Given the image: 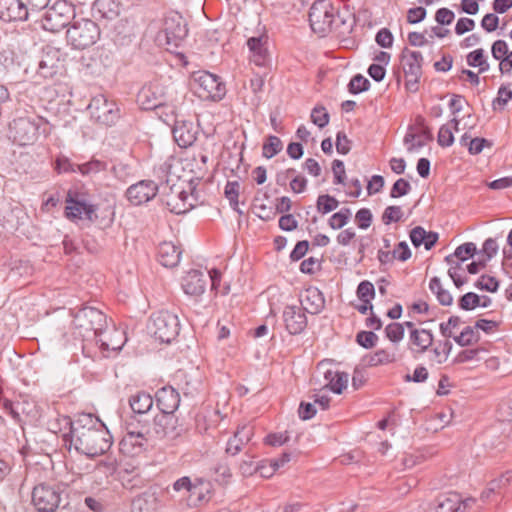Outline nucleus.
Instances as JSON below:
<instances>
[{"label":"nucleus","instance_id":"1","mask_svg":"<svg viewBox=\"0 0 512 512\" xmlns=\"http://www.w3.org/2000/svg\"><path fill=\"white\" fill-rule=\"evenodd\" d=\"M70 447L88 457L106 453L112 445V436L105 424L92 414H80L71 422L69 435Z\"/></svg>","mask_w":512,"mask_h":512},{"label":"nucleus","instance_id":"2","mask_svg":"<svg viewBox=\"0 0 512 512\" xmlns=\"http://www.w3.org/2000/svg\"><path fill=\"white\" fill-rule=\"evenodd\" d=\"M47 123L34 112L17 110L15 118L9 124L10 138L20 146L33 144L41 133L48 135Z\"/></svg>","mask_w":512,"mask_h":512},{"label":"nucleus","instance_id":"3","mask_svg":"<svg viewBox=\"0 0 512 512\" xmlns=\"http://www.w3.org/2000/svg\"><path fill=\"white\" fill-rule=\"evenodd\" d=\"M73 326L78 336L83 339L94 338L97 343L100 342L103 350H109V344L98 339L107 326L106 316L100 310L88 306L79 309L74 314Z\"/></svg>","mask_w":512,"mask_h":512},{"label":"nucleus","instance_id":"4","mask_svg":"<svg viewBox=\"0 0 512 512\" xmlns=\"http://www.w3.org/2000/svg\"><path fill=\"white\" fill-rule=\"evenodd\" d=\"M167 178L162 179V205L165 204L171 213L183 214L194 207V197L188 194L186 187L190 185L178 176L167 172Z\"/></svg>","mask_w":512,"mask_h":512},{"label":"nucleus","instance_id":"5","mask_svg":"<svg viewBox=\"0 0 512 512\" xmlns=\"http://www.w3.org/2000/svg\"><path fill=\"white\" fill-rule=\"evenodd\" d=\"M162 32L165 33L167 53L174 54L179 63L185 65L184 55L172 50L179 48L188 34L187 23L178 11L170 10L165 13L162 19Z\"/></svg>","mask_w":512,"mask_h":512},{"label":"nucleus","instance_id":"6","mask_svg":"<svg viewBox=\"0 0 512 512\" xmlns=\"http://www.w3.org/2000/svg\"><path fill=\"white\" fill-rule=\"evenodd\" d=\"M67 502L66 489L55 483H40L33 488L32 503L36 509L58 510Z\"/></svg>","mask_w":512,"mask_h":512},{"label":"nucleus","instance_id":"7","mask_svg":"<svg viewBox=\"0 0 512 512\" xmlns=\"http://www.w3.org/2000/svg\"><path fill=\"white\" fill-rule=\"evenodd\" d=\"M190 82L192 89L199 98L219 101L225 96V84L220 81L217 75L208 71L193 72Z\"/></svg>","mask_w":512,"mask_h":512},{"label":"nucleus","instance_id":"8","mask_svg":"<svg viewBox=\"0 0 512 512\" xmlns=\"http://www.w3.org/2000/svg\"><path fill=\"white\" fill-rule=\"evenodd\" d=\"M75 18L74 5L66 0H58L46 11L41 18V26L44 30L57 33L70 24Z\"/></svg>","mask_w":512,"mask_h":512},{"label":"nucleus","instance_id":"9","mask_svg":"<svg viewBox=\"0 0 512 512\" xmlns=\"http://www.w3.org/2000/svg\"><path fill=\"white\" fill-rule=\"evenodd\" d=\"M67 41L74 49H86L99 39L98 25L90 19L74 20L68 28Z\"/></svg>","mask_w":512,"mask_h":512},{"label":"nucleus","instance_id":"10","mask_svg":"<svg viewBox=\"0 0 512 512\" xmlns=\"http://www.w3.org/2000/svg\"><path fill=\"white\" fill-rule=\"evenodd\" d=\"M65 201V215L68 219H97V205L92 204L85 193L69 190Z\"/></svg>","mask_w":512,"mask_h":512},{"label":"nucleus","instance_id":"11","mask_svg":"<svg viewBox=\"0 0 512 512\" xmlns=\"http://www.w3.org/2000/svg\"><path fill=\"white\" fill-rule=\"evenodd\" d=\"M332 6L325 0H318L313 3L309 11V22L313 31L325 32L333 23Z\"/></svg>","mask_w":512,"mask_h":512},{"label":"nucleus","instance_id":"12","mask_svg":"<svg viewBox=\"0 0 512 512\" xmlns=\"http://www.w3.org/2000/svg\"><path fill=\"white\" fill-rule=\"evenodd\" d=\"M62 53L53 46H46L42 50L37 73L43 78H53L62 68Z\"/></svg>","mask_w":512,"mask_h":512},{"label":"nucleus","instance_id":"13","mask_svg":"<svg viewBox=\"0 0 512 512\" xmlns=\"http://www.w3.org/2000/svg\"><path fill=\"white\" fill-rule=\"evenodd\" d=\"M400 62L407 78V85L417 84L422 75V54L404 48L400 56Z\"/></svg>","mask_w":512,"mask_h":512},{"label":"nucleus","instance_id":"14","mask_svg":"<svg viewBox=\"0 0 512 512\" xmlns=\"http://www.w3.org/2000/svg\"><path fill=\"white\" fill-rule=\"evenodd\" d=\"M158 192V185L152 180H141L126 190V198L132 205H141L153 199Z\"/></svg>","mask_w":512,"mask_h":512},{"label":"nucleus","instance_id":"15","mask_svg":"<svg viewBox=\"0 0 512 512\" xmlns=\"http://www.w3.org/2000/svg\"><path fill=\"white\" fill-rule=\"evenodd\" d=\"M88 110L92 118L104 125H111L118 118L115 105L109 103L104 96L94 97L88 105Z\"/></svg>","mask_w":512,"mask_h":512},{"label":"nucleus","instance_id":"16","mask_svg":"<svg viewBox=\"0 0 512 512\" xmlns=\"http://www.w3.org/2000/svg\"><path fill=\"white\" fill-rule=\"evenodd\" d=\"M165 123L169 127L170 133L179 147L187 148L196 140V132L194 131L192 122L175 120L173 124L166 121Z\"/></svg>","mask_w":512,"mask_h":512},{"label":"nucleus","instance_id":"17","mask_svg":"<svg viewBox=\"0 0 512 512\" xmlns=\"http://www.w3.org/2000/svg\"><path fill=\"white\" fill-rule=\"evenodd\" d=\"M472 499H463L456 492L441 494L435 501L433 512H465Z\"/></svg>","mask_w":512,"mask_h":512},{"label":"nucleus","instance_id":"18","mask_svg":"<svg viewBox=\"0 0 512 512\" xmlns=\"http://www.w3.org/2000/svg\"><path fill=\"white\" fill-rule=\"evenodd\" d=\"M285 328L291 335H298L307 326V317L300 306H286L283 310Z\"/></svg>","mask_w":512,"mask_h":512},{"label":"nucleus","instance_id":"19","mask_svg":"<svg viewBox=\"0 0 512 512\" xmlns=\"http://www.w3.org/2000/svg\"><path fill=\"white\" fill-rule=\"evenodd\" d=\"M31 17L22 0H0V19L6 22L27 21Z\"/></svg>","mask_w":512,"mask_h":512},{"label":"nucleus","instance_id":"20","mask_svg":"<svg viewBox=\"0 0 512 512\" xmlns=\"http://www.w3.org/2000/svg\"><path fill=\"white\" fill-rule=\"evenodd\" d=\"M208 280L205 273L201 270L192 269L182 279V289L185 294L199 297L207 287Z\"/></svg>","mask_w":512,"mask_h":512},{"label":"nucleus","instance_id":"21","mask_svg":"<svg viewBox=\"0 0 512 512\" xmlns=\"http://www.w3.org/2000/svg\"><path fill=\"white\" fill-rule=\"evenodd\" d=\"M267 43L268 37L266 35L250 37L247 40V46L250 51V61L257 66H265L269 61Z\"/></svg>","mask_w":512,"mask_h":512},{"label":"nucleus","instance_id":"22","mask_svg":"<svg viewBox=\"0 0 512 512\" xmlns=\"http://www.w3.org/2000/svg\"><path fill=\"white\" fill-rule=\"evenodd\" d=\"M433 334L427 329H412L409 333V349L413 353L423 354L432 345Z\"/></svg>","mask_w":512,"mask_h":512},{"label":"nucleus","instance_id":"23","mask_svg":"<svg viewBox=\"0 0 512 512\" xmlns=\"http://www.w3.org/2000/svg\"><path fill=\"white\" fill-rule=\"evenodd\" d=\"M303 311L310 314L320 313L325 306V299L322 292L316 287H309L301 299Z\"/></svg>","mask_w":512,"mask_h":512},{"label":"nucleus","instance_id":"24","mask_svg":"<svg viewBox=\"0 0 512 512\" xmlns=\"http://www.w3.org/2000/svg\"><path fill=\"white\" fill-rule=\"evenodd\" d=\"M137 102L142 110H157L160 107L158 84L145 85L137 95Z\"/></svg>","mask_w":512,"mask_h":512},{"label":"nucleus","instance_id":"25","mask_svg":"<svg viewBox=\"0 0 512 512\" xmlns=\"http://www.w3.org/2000/svg\"><path fill=\"white\" fill-rule=\"evenodd\" d=\"M92 9L95 16L111 21L119 16L121 5L116 0H96Z\"/></svg>","mask_w":512,"mask_h":512},{"label":"nucleus","instance_id":"26","mask_svg":"<svg viewBox=\"0 0 512 512\" xmlns=\"http://www.w3.org/2000/svg\"><path fill=\"white\" fill-rule=\"evenodd\" d=\"M162 343H171L180 331L178 316L171 312H162Z\"/></svg>","mask_w":512,"mask_h":512},{"label":"nucleus","instance_id":"27","mask_svg":"<svg viewBox=\"0 0 512 512\" xmlns=\"http://www.w3.org/2000/svg\"><path fill=\"white\" fill-rule=\"evenodd\" d=\"M159 506L156 494L147 491L132 501V512H158Z\"/></svg>","mask_w":512,"mask_h":512},{"label":"nucleus","instance_id":"28","mask_svg":"<svg viewBox=\"0 0 512 512\" xmlns=\"http://www.w3.org/2000/svg\"><path fill=\"white\" fill-rule=\"evenodd\" d=\"M182 250L173 242H162V267L174 268L178 266Z\"/></svg>","mask_w":512,"mask_h":512},{"label":"nucleus","instance_id":"29","mask_svg":"<svg viewBox=\"0 0 512 512\" xmlns=\"http://www.w3.org/2000/svg\"><path fill=\"white\" fill-rule=\"evenodd\" d=\"M180 404L179 393L171 386L162 387V414H172Z\"/></svg>","mask_w":512,"mask_h":512},{"label":"nucleus","instance_id":"30","mask_svg":"<svg viewBox=\"0 0 512 512\" xmlns=\"http://www.w3.org/2000/svg\"><path fill=\"white\" fill-rule=\"evenodd\" d=\"M153 403L151 395L145 392H138L129 399L132 411L140 415L147 413L152 408Z\"/></svg>","mask_w":512,"mask_h":512},{"label":"nucleus","instance_id":"31","mask_svg":"<svg viewBox=\"0 0 512 512\" xmlns=\"http://www.w3.org/2000/svg\"><path fill=\"white\" fill-rule=\"evenodd\" d=\"M477 253L476 245L472 242L464 243L458 246L453 254H450L445 257V262L449 265H453L456 260L458 262H464L470 257H473Z\"/></svg>","mask_w":512,"mask_h":512},{"label":"nucleus","instance_id":"32","mask_svg":"<svg viewBox=\"0 0 512 512\" xmlns=\"http://www.w3.org/2000/svg\"><path fill=\"white\" fill-rule=\"evenodd\" d=\"M459 120L453 118L449 123L440 127L437 141L441 147H450L454 143L453 130H458Z\"/></svg>","mask_w":512,"mask_h":512},{"label":"nucleus","instance_id":"33","mask_svg":"<svg viewBox=\"0 0 512 512\" xmlns=\"http://www.w3.org/2000/svg\"><path fill=\"white\" fill-rule=\"evenodd\" d=\"M348 378L349 376L345 372H334L331 370L325 372V379L328 381V386L336 394H341L347 387Z\"/></svg>","mask_w":512,"mask_h":512},{"label":"nucleus","instance_id":"34","mask_svg":"<svg viewBox=\"0 0 512 512\" xmlns=\"http://www.w3.org/2000/svg\"><path fill=\"white\" fill-rule=\"evenodd\" d=\"M430 290L436 295L437 300L443 306H450L453 302V297L449 291L445 290L438 277H433L429 282Z\"/></svg>","mask_w":512,"mask_h":512},{"label":"nucleus","instance_id":"35","mask_svg":"<svg viewBox=\"0 0 512 512\" xmlns=\"http://www.w3.org/2000/svg\"><path fill=\"white\" fill-rule=\"evenodd\" d=\"M283 149L281 139L274 135H269L263 143L262 155L266 159H271Z\"/></svg>","mask_w":512,"mask_h":512},{"label":"nucleus","instance_id":"36","mask_svg":"<svg viewBox=\"0 0 512 512\" xmlns=\"http://www.w3.org/2000/svg\"><path fill=\"white\" fill-rule=\"evenodd\" d=\"M239 189L240 184L238 181H228L225 186L224 194L225 197L228 199L232 209L236 211L238 214L242 215L243 211L240 210L238 201Z\"/></svg>","mask_w":512,"mask_h":512},{"label":"nucleus","instance_id":"37","mask_svg":"<svg viewBox=\"0 0 512 512\" xmlns=\"http://www.w3.org/2000/svg\"><path fill=\"white\" fill-rule=\"evenodd\" d=\"M179 88L182 89V85L176 83L165 86L164 91H162V97L165 98V102H162V107L170 105L172 107V112H174L176 103H178L180 99Z\"/></svg>","mask_w":512,"mask_h":512},{"label":"nucleus","instance_id":"38","mask_svg":"<svg viewBox=\"0 0 512 512\" xmlns=\"http://www.w3.org/2000/svg\"><path fill=\"white\" fill-rule=\"evenodd\" d=\"M479 339V332L471 326H466L460 335L454 337V341L462 347L472 345L478 342Z\"/></svg>","mask_w":512,"mask_h":512},{"label":"nucleus","instance_id":"39","mask_svg":"<svg viewBox=\"0 0 512 512\" xmlns=\"http://www.w3.org/2000/svg\"><path fill=\"white\" fill-rule=\"evenodd\" d=\"M339 206V201L328 194L319 195L317 198L316 208L321 214H327L335 210Z\"/></svg>","mask_w":512,"mask_h":512},{"label":"nucleus","instance_id":"40","mask_svg":"<svg viewBox=\"0 0 512 512\" xmlns=\"http://www.w3.org/2000/svg\"><path fill=\"white\" fill-rule=\"evenodd\" d=\"M78 172L81 173L84 176H91L94 174H97L101 171H104L106 169V163L92 159L86 163L79 164L77 166Z\"/></svg>","mask_w":512,"mask_h":512},{"label":"nucleus","instance_id":"41","mask_svg":"<svg viewBox=\"0 0 512 512\" xmlns=\"http://www.w3.org/2000/svg\"><path fill=\"white\" fill-rule=\"evenodd\" d=\"M350 217L351 210L349 208H342L329 218L328 224L332 229H341L348 223Z\"/></svg>","mask_w":512,"mask_h":512},{"label":"nucleus","instance_id":"42","mask_svg":"<svg viewBox=\"0 0 512 512\" xmlns=\"http://www.w3.org/2000/svg\"><path fill=\"white\" fill-rule=\"evenodd\" d=\"M369 87V80L361 74L355 75L348 84L349 92L352 94H358L367 91Z\"/></svg>","mask_w":512,"mask_h":512},{"label":"nucleus","instance_id":"43","mask_svg":"<svg viewBox=\"0 0 512 512\" xmlns=\"http://www.w3.org/2000/svg\"><path fill=\"white\" fill-rule=\"evenodd\" d=\"M481 297L473 292H468L460 297L458 300V306L462 310H473L480 305Z\"/></svg>","mask_w":512,"mask_h":512},{"label":"nucleus","instance_id":"44","mask_svg":"<svg viewBox=\"0 0 512 512\" xmlns=\"http://www.w3.org/2000/svg\"><path fill=\"white\" fill-rule=\"evenodd\" d=\"M395 360L394 353H390L385 349L377 350L373 355L370 356L368 364L370 366H377L382 364H388Z\"/></svg>","mask_w":512,"mask_h":512},{"label":"nucleus","instance_id":"45","mask_svg":"<svg viewBox=\"0 0 512 512\" xmlns=\"http://www.w3.org/2000/svg\"><path fill=\"white\" fill-rule=\"evenodd\" d=\"M357 296L364 303H370L375 296L374 285L365 280L360 282L357 288Z\"/></svg>","mask_w":512,"mask_h":512},{"label":"nucleus","instance_id":"46","mask_svg":"<svg viewBox=\"0 0 512 512\" xmlns=\"http://www.w3.org/2000/svg\"><path fill=\"white\" fill-rule=\"evenodd\" d=\"M386 337L393 343L400 342L404 337V328L403 324L393 322L386 326L385 328Z\"/></svg>","mask_w":512,"mask_h":512},{"label":"nucleus","instance_id":"47","mask_svg":"<svg viewBox=\"0 0 512 512\" xmlns=\"http://www.w3.org/2000/svg\"><path fill=\"white\" fill-rule=\"evenodd\" d=\"M475 287L487 292H496L499 287V282L495 277L482 275L476 282Z\"/></svg>","mask_w":512,"mask_h":512},{"label":"nucleus","instance_id":"48","mask_svg":"<svg viewBox=\"0 0 512 512\" xmlns=\"http://www.w3.org/2000/svg\"><path fill=\"white\" fill-rule=\"evenodd\" d=\"M377 340L378 336L372 331H360L356 335V342L366 349L373 348Z\"/></svg>","mask_w":512,"mask_h":512},{"label":"nucleus","instance_id":"49","mask_svg":"<svg viewBox=\"0 0 512 512\" xmlns=\"http://www.w3.org/2000/svg\"><path fill=\"white\" fill-rule=\"evenodd\" d=\"M452 350V343L449 340L440 341L438 345L433 349V353L438 363H443L447 360Z\"/></svg>","mask_w":512,"mask_h":512},{"label":"nucleus","instance_id":"50","mask_svg":"<svg viewBox=\"0 0 512 512\" xmlns=\"http://www.w3.org/2000/svg\"><path fill=\"white\" fill-rule=\"evenodd\" d=\"M510 99H512V90L502 85L498 89L497 97L493 100V108L497 109L498 107L503 109Z\"/></svg>","mask_w":512,"mask_h":512},{"label":"nucleus","instance_id":"51","mask_svg":"<svg viewBox=\"0 0 512 512\" xmlns=\"http://www.w3.org/2000/svg\"><path fill=\"white\" fill-rule=\"evenodd\" d=\"M410 190V183L407 180L400 178L394 182L390 191V196L392 198H399L404 195H407L410 192Z\"/></svg>","mask_w":512,"mask_h":512},{"label":"nucleus","instance_id":"52","mask_svg":"<svg viewBox=\"0 0 512 512\" xmlns=\"http://www.w3.org/2000/svg\"><path fill=\"white\" fill-rule=\"evenodd\" d=\"M311 121L319 128H323L329 122V114L324 107H315L311 112Z\"/></svg>","mask_w":512,"mask_h":512},{"label":"nucleus","instance_id":"53","mask_svg":"<svg viewBox=\"0 0 512 512\" xmlns=\"http://www.w3.org/2000/svg\"><path fill=\"white\" fill-rule=\"evenodd\" d=\"M402 216L403 212L400 206H388L382 215V221L388 225L400 221Z\"/></svg>","mask_w":512,"mask_h":512},{"label":"nucleus","instance_id":"54","mask_svg":"<svg viewBox=\"0 0 512 512\" xmlns=\"http://www.w3.org/2000/svg\"><path fill=\"white\" fill-rule=\"evenodd\" d=\"M127 444L133 446L134 449L138 448L140 450L143 446L147 444V439L140 432H138L137 434H135L134 432H130L122 441L123 446H126Z\"/></svg>","mask_w":512,"mask_h":512},{"label":"nucleus","instance_id":"55","mask_svg":"<svg viewBox=\"0 0 512 512\" xmlns=\"http://www.w3.org/2000/svg\"><path fill=\"white\" fill-rule=\"evenodd\" d=\"M461 323V319L458 316H451L447 322H442L439 325L442 336L450 338L453 335V329L457 328Z\"/></svg>","mask_w":512,"mask_h":512},{"label":"nucleus","instance_id":"56","mask_svg":"<svg viewBox=\"0 0 512 512\" xmlns=\"http://www.w3.org/2000/svg\"><path fill=\"white\" fill-rule=\"evenodd\" d=\"M25 8H27V11L30 15V17H33L34 15L38 14L40 11L47 8L50 0H22Z\"/></svg>","mask_w":512,"mask_h":512},{"label":"nucleus","instance_id":"57","mask_svg":"<svg viewBox=\"0 0 512 512\" xmlns=\"http://www.w3.org/2000/svg\"><path fill=\"white\" fill-rule=\"evenodd\" d=\"M460 269H461L460 262H455L453 265H450V268L448 270V275L450 276V278L452 279L454 285L457 288H460L461 286H463L468 281V279L466 277L463 278L459 274V270Z\"/></svg>","mask_w":512,"mask_h":512},{"label":"nucleus","instance_id":"58","mask_svg":"<svg viewBox=\"0 0 512 512\" xmlns=\"http://www.w3.org/2000/svg\"><path fill=\"white\" fill-rule=\"evenodd\" d=\"M79 164L72 163L66 157L57 158L55 162V169L58 173L78 172L77 166Z\"/></svg>","mask_w":512,"mask_h":512},{"label":"nucleus","instance_id":"59","mask_svg":"<svg viewBox=\"0 0 512 512\" xmlns=\"http://www.w3.org/2000/svg\"><path fill=\"white\" fill-rule=\"evenodd\" d=\"M375 41L379 46L389 48L393 44V35L387 28H383L377 32Z\"/></svg>","mask_w":512,"mask_h":512},{"label":"nucleus","instance_id":"60","mask_svg":"<svg viewBox=\"0 0 512 512\" xmlns=\"http://www.w3.org/2000/svg\"><path fill=\"white\" fill-rule=\"evenodd\" d=\"M359 228L367 229L372 222V213L367 208H362L355 215Z\"/></svg>","mask_w":512,"mask_h":512},{"label":"nucleus","instance_id":"61","mask_svg":"<svg viewBox=\"0 0 512 512\" xmlns=\"http://www.w3.org/2000/svg\"><path fill=\"white\" fill-rule=\"evenodd\" d=\"M485 60H486V58L484 56V50L482 48H479V49H476V50L470 52L466 57L467 64L470 67H477L479 65H484Z\"/></svg>","mask_w":512,"mask_h":512},{"label":"nucleus","instance_id":"62","mask_svg":"<svg viewBox=\"0 0 512 512\" xmlns=\"http://www.w3.org/2000/svg\"><path fill=\"white\" fill-rule=\"evenodd\" d=\"M351 142L343 131H339L336 136V150L340 154H348Z\"/></svg>","mask_w":512,"mask_h":512},{"label":"nucleus","instance_id":"63","mask_svg":"<svg viewBox=\"0 0 512 512\" xmlns=\"http://www.w3.org/2000/svg\"><path fill=\"white\" fill-rule=\"evenodd\" d=\"M455 18V14L448 8H440L436 11L435 20L438 24L449 25Z\"/></svg>","mask_w":512,"mask_h":512},{"label":"nucleus","instance_id":"64","mask_svg":"<svg viewBox=\"0 0 512 512\" xmlns=\"http://www.w3.org/2000/svg\"><path fill=\"white\" fill-rule=\"evenodd\" d=\"M499 24V17L493 13L486 14L482 21L481 27L487 32H493L497 29Z\"/></svg>","mask_w":512,"mask_h":512}]
</instances>
